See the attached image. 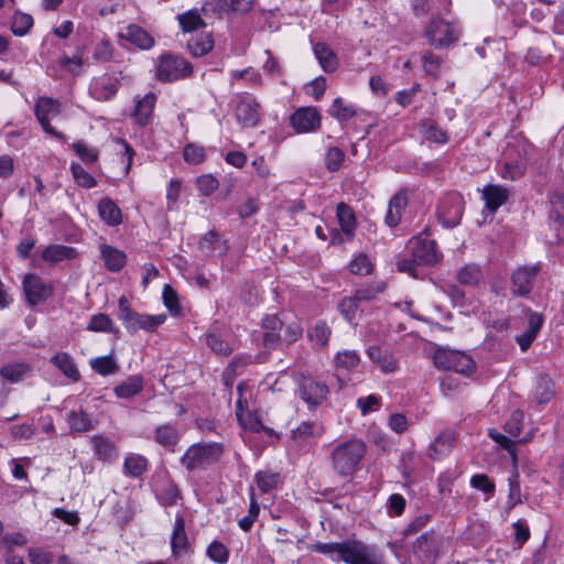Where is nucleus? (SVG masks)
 <instances>
[{"label": "nucleus", "instance_id": "obj_43", "mask_svg": "<svg viewBox=\"0 0 564 564\" xmlns=\"http://www.w3.org/2000/svg\"><path fill=\"white\" fill-rule=\"evenodd\" d=\"M70 430L74 432H86L93 429V424L84 412H70L68 414Z\"/></svg>", "mask_w": 564, "mask_h": 564}, {"label": "nucleus", "instance_id": "obj_59", "mask_svg": "<svg viewBox=\"0 0 564 564\" xmlns=\"http://www.w3.org/2000/svg\"><path fill=\"white\" fill-rule=\"evenodd\" d=\"M336 362H337L338 367H341L345 369H352L358 366L359 357L355 351L346 350V351L337 354Z\"/></svg>", "mask_w": 564, "mask_h": 564}, {"label": "nucleus", "instance_id": "obj_12", "mask_svg": "<svg viewBox=\"0 0 564 564\" xmlns=\"http://www.w3.org/2000/svg\"><path fill=\"white\" fill-rule=\"evenodd\" d=\"M119 36L141 50H149L154 45V39L144 29L137 24H129L121 29Z\"/></svg>", "mask_w": 564, "mask_h": 564}, {"label": "nucleus", "instance_id": "obj_40", "mask_svg": "<svg viewBox=\"0 0 564 564\" xmlns=\"http://www.w3.org/2000/svg\"><path fill=\"white\" fill-rule=\"evenodd\" d=\"M457 279L462 284L475 285L481 280L480 269L477 265L468 264L458 271Z\"/></svg>", "mask_w": 564, "mask_h": 564}, {"label": "nucleus", "instance_id": "obj_8", "mask_svg": "<svg viewBox=\"0 0 564 564\" xmlns=\"http://www.w3.org/2000/svg\"><path fill=\"white\" fill-rule=\"evenodd\" d=\"M23 291L29 305L35 306L46 301L52 295L53 289L40 276L26 274L23 279Z\"/></svg>", "mask_w": 564, "mask_h": 564}, {"label": "nucleus", "instance_id": "obj_19", "mask_svg": "<svg viewBox=\"0 0 564 564\" xmlns=\"http://www.w3.org/2000/svg\"><path fill=\"white\" fill-rule=\"evenodd\" d=\"M100 256L105 262V265L110 271H119L126 264L124 252H122L111 246L101 245L100 246Z\"/></svg>", "mask_w": 564, "mask_h": 564}, {"label": "nucleus", "instance_id": "obj_31", "mask_svg": "<svg viewBox=\"0 0 564 564\" xmlns=\"http://www.w3.org/2000/svg\"><path fill=\"white\" fill-rule=\"evenodd\" d=\"M89 365L101 376L112 375L119 368L112 355L94 358L89 361Z\"/></svg>", "mask_w": 564, "mask_h": 564}, {"label": "nucleus", "instance_id": "obj_17", "mask_svg": "<svg viewBox=\"0 0 564 564\" xmlns=\"http://www.w3.org/2000/svg\"><path fill=\"white\" fill-rule=\"evenodd\" d=\"M98 214L100 218L109 226H117L122 221V213L117 204L105 197L98 203Z\"/></svg>", "mask_w": 564, "mask_h": 564}, {"label": "nucleus", "instance_id": "obj_57", "mask_svg": "<svg viewBox=\"0 0 564 564\" xmlns=\"http://www.w3.org/2000/svg\"><path fill=\"white\" fill-rule=\"evenodd\" d=\"M345 159V153L339 148H330L326 153V167L329 171H337Z\"/></svg>", "mask_w": 564, "mask_h": 564}, {"label": "nucleus", "instance_id": "obj_9", "mask_svg": "<svg viewBox=\"0 0 564 564\" xmlns=\"http://www.w3.org/2000/svg\"><path fill=\"white\" fill-rule=\"evenodd\" d=\"M290 122L297 133L311 132L319 127L321 116L316 108H297Z\"/></svg>", "mask_w": 564, "mask_h": 564}, {"label": "nucleus", "instance_id": "obj_46", "mask_svg": "<svg viewBox=\"0 0 564 564\" xmlns=\"http://www.w3.org/2000/svg\"><path fill=\"white\" fill-rule=\"evenodd\" d=\"M147 468V459L141 455H130L124 460L126 471L133 476H140Z\"/></svg>", "mask_w": 564, "mask_h": 564}, {"label": "nucleus", "instance_id": "obj_52", "mask_svg": "<svg viewBox=\"0 0 564 564\" xmlns=\"http://www.w3.org/2000/svg\"><path fill=\"white\" fill-rule=\"evenodd\" d=\"M523 413L519 410L512 412L510 419L505 424V431L512 437L519 436L522 430Z\"/></svg>", "mask_w": 564, "mask_h": 564}, {"label": "nucleus", "instance_id": "obj_27", "mask_svg": "<svg viewBox=\"0 0 564 564\" xmlns=\"http://www.w3.org/2000/svg\"><path fill=\"white\" fill-rule=\"evenodd\" d=\"M183 32L189 33L206 26L197 10H188L176 17Z\"/></svg>", "mask_w": 564, "mask_h": 564}, {"label": "nucleus", "instance_id": "obj_42", "mask_svg": "<svg viewBox=\"0 0 564 564\" xmlns=\"http://www.w3.org/2000/svg\"><path fill=\"white\" fill-rule=\"evenodd\" d=\"M422 62L423 69L427 75L437 77L441 74L443 59L440 56L431 52H426L422 56Z\"/></svg>", "mask_w": 564, "mask_h": 564}, {"label": "nucleus", "instance_id": "obj_5", "mask_svg": "<svg viewBox=\"0 0 564 564\" xmlns=\"http://www.w3.org/2000/svg\"><path fill=\"white\" fill-rule=\"evenodd\" d=\"M223 454L218 443H197L188 447L182 457V464L188 470L205 468L217 462Z\"/></svg>", "mask_w": 564, "mask_h": 564}, {"label": "nucleus", "instance_id": "obj_13", "mask_svg": "<svg viewBox=\"0 0 564 564\" xmlns=\"http://www.w3.org/2000/svg\"><path fill=\"white\" fill-rule=\"evenodd\" d=\"M90 94L98 101H108L118 90L117 80L108 75L95 78L90 84Z\"/></svg>", "mask_w": 564, "mask_h": 564}, {"label": "nucleus", "instance_id": "obj_38", "mask_svg": "<svg viewBox=\"0 0 564 564\" xmlns=\"http://www.w3.org/2000/svg\"><path fill=\"white\" fill-rule=\"evenodd\" d=\"M70 171L75 182L85 188L96 186V180L79 163H72Z\"/></svg>", "mask_w": 564, "mask_h": 564}, {"label": "nucleus", "instance_id": "obj_36", "mask_svg": "<svg viewBox=\"0 0 564 564\" xmlns=\"http://www.w3.org/2000/svg\"><path fill=\"white\" fill-rule=\"evenodd\" d=\"M206 344L215 354L220 356H229L234 350L232 345L223 336L213 333L206 336Z\"/></svg>", "mask_w": 564, "mask_h": 564}, {"label": "nucleus", "instance_id": "obj_48", "mask_svg": "<svg viewBox=\"0 0 564 564\" xmlns=\"http://www.w3.org/2000/svg\"><path fill=\"white\" fill-rule=\"evenodd\" d=\"M338 310L345 319L351 322L358 313L359 301L356 299L355 295L350 297H345L340 301Z\"/></svg>", "mask_w": 564, "mask_h": 564}, {"label": "nucleus", "instance_id": "obj_14", "mask_svg": "<svg viewBox=\"0 0 564 564\" xmlns=\"http://www.w3.org/2000/svg\"><path fill=\"white\" fill-rule=\"evenodd\" d=\"M539 272L538 267H523L517 269L512 274L513 293L524 295L531 291L532 282Z\"/></svg>", "mask_w": 564, "mask_h": 564}, {"label": "nucleus", "instance_id": "obj_25", "mask_svg": "<svg viewBox=\"0 0 564 564\" xmlns=\"http://www.w3.org/2000/svg\"><path fill=\"white\" fill-rule=\"evenodd\" d=\"M30 371L31 367L28 364L11 362L0 368V376L9 382L15 383L21 381Z\"/></svg>", "mask_w": 564, "mask_h": 564}, {"label": "nucleus", "instance_id": "obj_28", "mask_svg": "<svg viewBox=\"0 0 564 564\" xmlns=\"http://www.w3.org/2000/svg\"><path fill=\"white\" fill-rule=\"evenodd\" d=\"M337 219L343 232L348 239H351L356 227V218L352 210L344 203L337 206Z\"/></svg>", "mask_w": 564, "mask_h": 564}, {"label": "nucleus", "instance_id": "obj_41", "mask_svg": "<svg viewBox=\"0 0 564 564\" xmlns=\"http://www.w3.org/2000/svg\"><path fill=\"white\" fill-rule=\"evenodd\" d=\"M278 330L281 337V341H284L286 344H292L296 341L302 336L303 333V328L297 322H291L286 325L282 323V328H279Z\"/></svg>", "mask_w": 564, "mask_h": 564}, {"label": "nucleus", "instance_id": "obj_30", "mask_svg": "<svg viewBox=\"0 0 564 564\" xmlns=\"http://www.w3.org/2000/svg\"><path fill=\"white\" fill-rule=\"evenodd\" d=\"M154 440L160 445L174 451L178 441L177 431L172 425L159 426L154 432Z\"/></svg>", "mask_w": 564, "mask_h": 564}, {"label": "nucleus", "instance_id": "obj_3", "mask_svg": "<svg viewBox=\"0 0 564 564\" xmlns=\"http://www.w3.org/2000/svg\"><path fill=\"white\" fill-rule=\"evenodd\" d=\"M118 305H119L118 318L122 322L126 329L131 334H134L139 329H144L147 332H153L160 325H162L166 319L165 314L147 315V314H139V313L132 311L126 296H121L119 299Z\"/></svg>", "mask_w": 564, "mask_h": 564}, {"label": "nucleus", "instance_id": "obj_62", "mask_svg": "<svg viewBox=\"0 0 564 564\" xmlns=\"http://www.w3.org/2000/svg\"><path fill=\"white\" fill-rule=\"evenodd\" d=\"M163 302L170 312L178 313L180 306L176 292L167 284L163 289Z\"/></svg>", "mask_w": 564, "mask_h": 564}, {"label": "nucleus", "instance_id": "obj_34", "mask_svg": "<svg viewBox=\"0 0 564 564\" xmlns=\"http://www.w3.org/2000/svg\"><path fill=\"white\" fill-rule=\"evenodd\" d=\"M72 149L85 164H93L98 161L99 151L93 147H89L84 141L74 142L72 144Z\"/></svg>", "mask_w": 564, "mask_h": 564}, {"label": "nucleus", "instance_id": "obj_22", "mask_svg": "<svg viewBox=\"0 0 564 564\" xmlns=\"http://www.w3.org/2000/svg\"><path fill=\"white\" fill-rule=\"evenodd\" d=\"M314 54L325 72L332 73L337 68V56L326 44L317 43L314 46Z\"/></svg>", "mask_w": 564, "mask_h": 564}, {"label": "nucleus", "instance_id": "obj_33", "mask_svg": "<svg viewBox=\"0 0 564 564\" xmlns=\"http://www.w3.org/2000/svg\"><path fill=\"white\" fill-rule=\"evenodd\" d=\"M32 15L23 12H15L12 17L11 31L17 36L25 35L33 26Z\"/></svg>", "mask_w": 564, "mask_h": 564}, {"label": "nucleus", "instance_id": "obj_50", "mask_svg": "<svg viewBox=\"0 0 564 564\" xmlns=\"http://www.w3.org/2000/svg\"><path fill=\"white\" fill-rule=\"evenodd\" d=\"M93 332H110L113 333L112 321L105 314H97L90 318L87 327Z\"/></svg>", "mask_w": 564, "mask_h": 564}, {"label": "nucleus", "instance_id": "obj_20", "mask_svg": "<svg viewBox=\"0 0 564 564\" xmlns=\"http://www.w3.org/2000/svg\"><path fill=\"white\" fill-rule=\"evenodd\" d=\"M406 204H408V199H406L405 195L402 193H399L391 198V200L389 203L388 212L386 215V223L390 227H395L400 223L402 213H403Z\"/></svg>", "mask_w": 564, "mask_h": 564}, {"label": "nucleus", "instance_id": "obj_51", "mask_svg": "<svg viewBox=\"0 0 564 564\" xmlns=\"http://www.w3.org/2000/svg\"><path fill=\"white\" fill-rule=\"evenodd\" d=\"M208 557L219 564H225L228 561V550L227 547L218 542L214 541L207 549Z\"/></svg>", "mask_w": 564, "mask_h": 564}, {"label": "nucleus", "instance_id": "obj_55", "mask_svg": "<svg viewBox=\"0 0 564 564\" xmlns=\"http://www.w3.org/2000/svg\"><path fill=\"white\" fill-rule=\"evenodd\" d=\"M196 184H197L198 191L203 195H206V196L213 194L218 188V185H219L217 178L210 174H205V175L199 176L196 180Z\"/></svg>", "mask_w": 564, "mask_h": 564}, {"label": "nucleus", "instance_id": "obj_15", "mask_svg": "<svg viewBox=\"0 0 564 564\" xmlns=\"http://www.w3.org/2000/svg\"><path fill=\"white\" fill-rule=\"evenodd\" d=\"M77 256L75 248L64 245H50L42 250V259L52 264L75 259Z\"/></svg>", "mask_w": 564, "mask_h": 564}, {"label": "nucleus", "instance_id": "obj_45", "mask_svg": "<svg viewBox=\"0 0 564 564\" xmlns=\"http://www.w3.org/2000/svg\"><path fill=\"white\" fill-rule=\"evenodd\" d=\"M350 272L358 275L370 274L373 270V264L365 253H359L349 264Z\"/></svg>", "mask_w": 564, "mask_h": 564}, {"label": "nucleus", "instance_id": "obj_2", "mask_svg": "<svg viewBox=\"0 0 564 564\" xmlns=\"http://www.w3.org/2000/svg\"><path fill=\"white\" fill-rule=\"evenodd\" d=\"M367 446L361 440L345 441L332 452V468L341 477L351 476L358 468L360 462L365 457Z\"/></svg>", "mask_w": 564, "mask_h": 564}, {"label": "nucleus", "instance_id": "obj_58", "mask_svg": "<svg viewBox=\"0 0 564 564\" xmlns=\"http://www.w3.org/2000/svg\"><path fill=\"white\" fill-rule=\"evenodd\" d=\"M517 477L518 476L516 475L513 478L509 479V494L507 500V506L509 509L522 503L521 489Z\"/></svg>", "mask_w": 564, "mask_h": 564}, {"label": "nucleus", "instance_id": "obj_16", "mask_svg": "<svg viewBox=\"0 0 564 564\" xmlns=\"http://www.w3.org/2000/svg\"><path fill=\"white\" fill-rule=\"evenodd\" d=\"M482 197L487 208L494 213L507 202L509 192L499 185H488L482 191Z\"/></svg>", "mask_w": 564, "mask_h": 564}, {"label": "nucleus", "instance_id": "obj_60", "mask_svg": "<svg viewBox=\"0 0 564 564\" xmlns=\"http://www.w3.org/2000/svg\"><path fill=\"white\" fill-rule=\"evenodd\" d=\"M94 58L97 62H108L112 57V46L109 41H99L94 48Z\"/></svg>", "mask_w": 564, "mask_h": 564}, {"label": "nucleus", "instance_id": "obj_37", "mask_svg": "<svg viewBox=\"0 0 564 564\" xmlns=\"http://www.w3.org/2000/svg\"><path fill=\"white\" fill-rule=\"evenodd\" d=\"M330 336V328L325 322H317L310 330L308 338L315 345L326 346Z\"/></svg>", "mask_w": 564, "mask_h": 564}, {"label": "nucleus", "instance_id": "obj_18", "mask_svg": "<svg viewBox=\"0 0 564 564\" xmlns=\"http://www.w3.org/2000/svg\"><path fill=\"white\" fill-rule=\"evenodd\" d=\"M143 389V379L141 376H131L115 387L113 392L120 399H130L139 394Z\"/></svg>", "mask_w": 564, "mask_h": 564}, {"label": "nucleus", "instance_id": "obj_49", "mask_svg": "<svg viewBox=\"0 0 564 564\" xmlns=\"http://www.w3.org/2000/svg\"><path fill=\"white\" fill-rule=\"evenodd\" d=\"M184 160L189 164H200L205 161L206 154L202 147L187 144L183 152Z\"/></svg>", "mask_w": 564, "mask_h": 564}, {"label": "nucleus", "instance_id": "obj_61", "mask_svg": "<svg viewBox=\"0 0 564 564\" xmlns=\"http://www.w3.org/2000/svg\"><path fill=\"white\" fill-rule=\"evenodd\" d=\"M325 89L326 80L324 77H317L313 79L311 83L306 84L304 87L305 94L312 96L315 100L319 99V97L324 94Z\"/></svg>", "mask_w": 564, "mask_h": 564}, {"label": "nucleus", "instance_id": "obj_26", "mask_svg": "<svg viewBox=\"0 0 564 564\" xmlns=\"http://www.w3.org/2000/svg\"><path fill=\"white\" fill-rule=\"evenodd\" d=\"M214 47L212 34L205 33L197 39H191L187 43V50L194 57H200L208 54Z\"/></svg>", "mask_w": 564, "mask_h": 564}, {"label": "nucleus", "instance_id": "obj_21", "mask_svg": "<svg viewBox=\"0 0 564 564\" xmlns=\"http://www.w3.org/2000/svg\"><path fill=\"white\" fill-rule=\"evenodd\" d=\"M237 419L240 425L243 429L250 430L252 432L265 431L269 434H272V430L267 429L258 419V416L253 413L247 412L242 409L241 400L237 402Z\"/></svg>", "mask_w": 564, "mask_h": 564}, {"label": "nucleus", "instance_id": "obj_47", "mask_svg": "<svg viewBox=\"0 0 564 564\" xmlns=\"http://www.w3.org/2000/svg\"><path fill=\"white\" fill-rule=\"evenodd\" d=\"M95 451L102 459H110L116 454L115 445L104 436H95L93 438Z\"/></svg>", "mask_w": 564, "mask_h": 564}, {"label": "nucleus", "instance_id": "obj_64", "mask_svg": "<svg viewBox=\"0 0 564 564\" xmlns=\"http://www.w3.org/2000/svg\"><path fill=\"white\" fill-rule=\"evenodd\" d=\"M314 435V425L308 422L301 423L292 431V436L297 442H305Z\"/></svg>", "mask_w": 564, "mask_h": 564}, {"label": "nucleus", "instance_id": "obj_39", "mask_svg": "<svg viewBox=\"0 0 564 564\" xmlns=\"http://www.w3.org/2000/svg\"><path fill=\"white\" fill-rule=\"evenodd\" d=\"M256 481L261 491L268 492L276 488L280 481V474L271 471H259L256 474Z\"/></svg>", "mask_w": 564, "mask_h": 564}, {"label": "nucleus", "instance_id": "obj_44", "mask_svg": "<svg viewBox=\"0 0 564 564\" xmlns=\"http://www.w3.org/2000/svg\"><path fill=\"white\" fill-rule=\"evenodd\" d=\"M489 436L503 449H506L511 459L513 465H517V452H516V445L514 442L509 438L508 436L497 432L496 430H489L488 432Z\"/></svg>", "mask_w": 564, "mask_h": 564}, {"label": "nucleus", "instance_id": "obj_24", "mask_svg": "<svg viewBox=\"0 0 564 564\" xmlns=\"http://www.w3.org/2000/svg\"><path fill=\"white\" fill-rule=\"evenodd\" d=\"M368 355L371 361L377 364L383 372L391 373L397 370V360L391 354L381 350L379 347H370Z\"/></svg>", "mask_w": 564, "mask_h": 564}, {"label": "nucleus", "instance_id": "obj_7", "mask_svg": "<svg viewBox=\"0 0 564 564\" xmlns=\"http://www.w3.org/2000/svg\"><path fill=\"white\" fill-rule=\"evenodd\" d=\"M460 30L455 23L442 19H433L425 30V37L430 45L443 48L458 41Z\"/></svg>", "mask_w": 564, "mask_h": 564}, {"label": "nucleus", "instance_id": "obj_53", "mask_svg": "<svg viewBox=\"0 0 564 564\" xmlns=\"http://www.w3.org/2000/svg\"><path fill=\"white\" fill-rule=\"evenodd\" d=\"M386 290V283L384 282H376L372 285L361 289L355 292L356 299L360 301H371L373 300L378 294L382 293Z\"/></svg>", "mask_w": 564, "mask_h": 564}, {"label": "nucleus", "instance_id": "obj_32", "mask_svg": "<svg viewBox=\"0 0 564 564\" xmlns=\"http://www.w3.org/2000/svg\"><path fill=\"white\" fill-rule=\"evenodd\" d=\"M453 446V437L451 434H441L430 446V457L433 459L440 458L451 452Z\"/></svg>", "mask_w": 564, "mask_h": 564}, {"label": "nucleus", "instance_id": "obj_29", "mask_svg": "<svg viewBox=\"0 0 564 564\" xmlns=\"http://www.w3.org/2000/svg\"><path fill=\"white\" fill-rule=\"evenodd\" d=\"M554 394V383L551 378L545 375L539 376L534 391V398L536 402L540 404L547 403L552 400Z\"/></svg>", "mask_w": 564, "mask_h": 564}, {"label": "nucleus", "instance_id": "obj_6", "mask_svg": "<svg viewBox=\"0 0 564 564\" xmlns=\"http://www.w3.org/2000/svg\"><path fill=\"white\" fill-rule=\"evenodd\" d=\"M434 365L444 370H454L457 373L470 375L475 370L474 360L459 350L438 348L434 354Z\"/></svg>", "mask_w": 564, "mask_h": 564}, {"label": "nucleus", "instance_id": "obj_56", "mask_svg": "<svg viewBox=\"0 0 564 564\" xmlns=\"http://www.w3.org/2000/svg\"><path fill=\"white\" fill-rule=\"evenodd\" d=\"M423 128V134L426 140L441 144L447 142V133L441 130L438 127L429 123L424 124Z\"/></svg>", "mask_w": 564, "mask_h": 564}, {"label": "nucleus", "instance_id": "obj_4", "mask_svg": "<svg viewBox=\"0 0 564 564\" xmlns=\"http://www.w3.org/2000/svg\"><path fill=\"white\" fill-rule=\"evenodd\" d=\"M193 66L184 57L162 54L155 64V77L164 83L180 80L191 76Z\"/></svg>", "mask_w": 564, "mask_h": 564}, {"label": "nucleus", "instance_id": "obj_35", "mask_svg": "<svg viewBox=\"0 0 564 564\" xmlns=\"http://www.w3.org/2000/svg\"><path fill=\"white\" fill-rule=\"evenodd\" d=\"M187 538L185 533V523L182 518H177L173 530L171 545L174 554H178L185 550Z\"/></svg>", "mask_w": 564, "mask_h": 564}, {"label": "nucleus", "instance_id": "obj_54", "mask_svg": "<svg viewBox=\"0 0 564 564\" xmlns=\"http://www.w3.org/2000/svg\"><path fill=\"white\" fill-rule=\"evenodd\" d=\"M56 109L57 108H35V115H36V118L40 121L41 126L43 127V129L46 132H48L57 138L64 139V135L56 132L48 123L50 115L53 112H56Z\"/></svg>", "mask_w": 564, "mask_h": 564}, {"label": "nucleus", "instance_id": "obj_23", "mask_svg": "<svg viewBox=\"0 0 564 564\" xmlns=\"http://www.w3.org/2000/svg\"><path fill=\"white\" fill-rule=\"evenodd\" d=\"M51 361L70 380L75 382L79 380V371L73 358L68 354L58 352L51 359Z\"/></svg>", "mask_w": 564, "mask_h": 564}, {"label": "nucleus", "instance_id": "obj_10", "mask_svg": "<svg viewBox=\"0 0 564 564\" xmlns=\"http://www.w3.org/2000/svg\"><path fill=\"white\" fill-rule=\"evenodd\" d=\"M300 392L307 404L315 406L326 399L328 388L321 381L310 377H303L300 382Z\"/></svg>", "mask_w": 564, "mask_h": 564}, {"label": "nucleus", "instance_id": "obj_1", "mask_svg": "<svg viewBox=\"0 0 564 564\" xmlns=\"http://www.w3.org/2000/svg\"><path fill=\"white\" fill-rule=\"evenodd\" d=\"M308 549L330 557L336 554L346 564H384L382 554L357 540H347L340 543H315Z\"/></svg>", "mask_w": 564, "mask_h": 564}, {"label": "nucleus", "instance_id": "obj_11", "mask_svg": "<svg viewBox=\"0 0 564 564\" xmlns=\"http://www.w3.org/2000/svg\"><path fill=\"white\" fill-rule=\"evenodd\" d=\"M410 249L417 264H430L437 261V253L433 241L413 239L410 241Z\"/></svg>", "mask_w": 564, "mask_h": 564}, {"label": "nucleus", "instance_id": "obj_63", "mask_svg": "<svg viewBox=\"0 0 564 564\" xmlns=\"http://www.w3.org/2000/svg\"><path fill=\"white\" fill-rule=\"evenodd\" d=\"M237 119L243 126H254L258 121V115L254 108H237Z\"/></svg>", "mask_w": 564, "mask_h": 564}]
</instances>
